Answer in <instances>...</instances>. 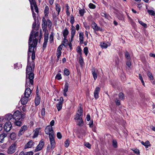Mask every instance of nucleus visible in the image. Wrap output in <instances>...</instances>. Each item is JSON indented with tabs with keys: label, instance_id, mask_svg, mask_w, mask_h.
<instances>
[{
	"label": "nucleus",
	"instance_id": "4d7b16f0",
	"mask_svg": "<svg viewBox=\"0 0 155 155\" xmlns=\"http://www.w3.org/2000/svg\"><path fill=\"white\" fill-rule=\"evenodd\" d=\"M48 34H45L44 41L48 42Z\"/></svg>",
	"mask_w": 155,
	"mask_h": 155
},
{
	"label": "nucleus",
	"instance_id": "5fc2aeb1",
	"mask_svg": "<svg viewBox=\"0 0 155 155\" xmlns=\"http://www.w3.org/2000/svg\"><path fill=\"white\" fill-rule=\"evenodd\" d=\"M79 61L80 64L81 65H82L84 62V61L83 59V58L81 56V55H80V56L79 57Z\"/></svg>",
	"mask_w": 155,
	"mask_h": 155
},
{
	"label": "nucleus",
	"instance_id": "412c9836",
	"mask_svg": "<svg viewBox=\"0 0 155 155\" xmlns=\"http://www.w3.org/2000/svg\"><path fill=\"white\" fill-rule=\"evenodd\" d=\"M141 143L146 148H148L149 146H150L151 145L149 141L148 140L146 141L145 142L142 141Z\"/></svg>",
	"mask_w": 155,
	"mask_h": 155
},
{
	"label": "nucleus",
	"instance_id": "c756f323",
	"mask_svg": "<svg viewBox=\"0 0 155 155\" xmlns=\"http://www.w3.org/2000/svg\"><path fill=\"white\" fill-rule=\"evenodd\" d=\"M119 99L121 100H124V95L122 92H120L118 94Z\"/></svg>",
	"mask_w": 155,
	"mask_h": 155
},
{
	"label": "nucleus",
	"instance_id": "0eeeda50",
	"mask_svg": "<svg viewBox=\"0 0 155 155\" xmlns=\"http://www.w3.org/2000/svg\"><path fill=\"white\" fill-rule=\"evenodd\" d=\"M45 132L47 134H48L49 136V134H52V136H54V131L52 127L49 125L46 127L45 130Z\"/></svg>",
	"mask_w": 155,
	"mask_h": 155
},
{
	"label": "nucleus",
	"instance_id": "8fccbe9b",
	"mask_svg": "<svg viewBox=\"0 0 155 155\" xmlns=\"http://www.w3.org/2000/svg\"><path fill=\"white\" fill-rule=\"evenodd\" d=\"M69 145V141L68 140H66L64 142V146L66 147H68Z\"/></svg>",
	"mask_w": 155,
	"mask_h": 155
},
{
	"label": "nucleus",
	"instance_id": "c03bdc74",
	"mask_svg": "<svg viewBox=\"0 0 155 155\" xmlns=\"http://www.w3.org/2000/svg\"><path fill=\"white\" fill-rule=\"evenodd\" d=\"M115 102L116 105L117 106H119L120 104V101L117 97L115 98Z\"/></svg>",
	"mask_w": 155,
	"mask_h": 155
},
{
	"label": "nucleus",
	"instance_id": "9b49d317",
	"mask_svg": "<svg viewBox=\"0 0 155 155\" xmlns=\"http://www.w3.org/2000/svg\"><path fill=\"white\" fill-rule=\"evenodd\" d=\"M74 119L77 122V125L79 126L83 125L84 122L81 117H75Z\"/></svg>",
	"mask_w": 155,
	"mask_h": 155
},
{
	"label": "nucleus",
	"instance_id": "5701e85b",
	"mask_svg": "<svg viewBox=\"0 0 155 155\" xmlns=\"http://www.w3.org/2000/svg\"><path fill=\"white\" fill-rule=\"evenodd\" d=\"M91 72L93 76L94 79V80H95L97 78V73L95 71V69L94 68H93L92 69Z\"/></svg>",
	"mask_w": 155,
	"mask_h": 155
},
{
	"label": "nucleus",
	"instance_id": "20e7f679",
	"mask_svg": "<svg viewBox=\"0 0 155 155\" xmlns=\"http://www.w3.org/2000/svg\"><path fill=\"white\" fill-rule=\"evenodd\" d=\"M15 119L14 122V124L17 126L20 127L23 124V121L25 117H11Z\"/></svg>",
	"mask_w": 155,
	"mask_h": 155
},
{
	"label": "nucleus",
	"instance_id": "f8f14e48",
	"mask_svg": "<svg viewBox=\"0 0 155 155\" xmlns=\"http://www.w3.org/2000/svg\"><path fill=\"white\" fill-rule=\"evenodd\" d=\"M27 126L26 125H24L22 126L18 132V136L20 137L22 135L25 131L27 130Z\"/></svg>",
	"mask_w": 155,
	"mask_h": 155
},
{
	"label": "nucleus",
	"instance_id": "4468645a",
	"mask_svg": "<svg viewBox=\"0 0 155 155\" xmlns=\"http://www.w3.org/2000/svg\"><path fill=\"white\" fill-rule=\"evenodd\" d=\"M100 90V88L97 87L95 89L94 92V96L96 99L99 98V94Z\"/></svg>",
	"mask_w": 155,
	"mask_h": 155
},
{
	"label": "nucleus",
	"instance_id": "13d9d810",
	"mask_svg": "<svg viewBox=\"0 0 155 155\" xmlns=\"http://www.w3.org/2000/svg\"><path fill=\"white\" fill-rule=\"evenodd\" d=\"M131 64V63L130 60H128V61H127L126 62V65L128 67L130 68V67Z\"/></svg>",
	"mask_w": 155,
	"mask_h": 155
},
{
	"label": "nucleus",
	"instance_id": "7c9ffc66",
	"mask_svg": "<svg viewBox=\"0 0 155 155\" xmlns=\"http://www.w3.org/2000/svg\"><path fill=\"white\" fill-rule=\"evenodd\" d=\"M55 8L56 11L58 12V14H59V13L60 12L61 10V6L59 5L58 4H56Z\"/></svg>",
	"mask_w": 155,
	"mask_h": 155
},
{
	"label": "nucleus",
	"instance_id": "6e6d98bb",
	"mask_svg": "<svg viewBox=\"0 0 155 155\" xmlns=\"http://www.w3.org/2000/svg\"><path fill=\"white\" fill-rule=\"evenodd\" d=\"M57 136L58 139H60L61 138L62 136L60 132L57 133Z\"/></svg>",
	"mask_w": 155,
	"mask_h": 155
},
{
	"label": "nucleus",
	"instance_id": "bf43d9fd",
	"mask_svg": "<svg viewBox=\"0 0 155 155\" xmlns=\"http://www.w3.org/2000/svg\"><path fill=\"white\" fill-rule=\"evenodd\" d=\"M53 35L52 34L50 35L49 38V40L50 43H51L53 41Z\"/></svg>",
	"mask_w": 155,
	"mask_h": 155
},
{
	"label": "nucleus",
	"instance_id": "de8ad7c7",
	"mask_svg": "<svg viewBox=\"0 0 155 155\" xmlns=\"http://www.w3.org/2000/svg\"><path fill=\"white\" fill-rule=\"evenodd\" d=\"M38 133H39V131L38 130H37L36 129L35 132V133H34V135L33 137V138H35L37 137L38 135Z\"/></svg>",
	"mask_w": 155,
	"mask_h": 155
},
{
	"label": "nucleus",
	"instance_id": "37998d69",
	"mask_svg": "<svg viewBox=\"0 0 155 155\" xmlns=\"http://www.w3.org/2000/svg\"><path fill=\"white\" fill-rule=\"evenodd\" d=\"M138 22L139 23L142 25L143 27H144L145 28H147V24L145 23H143L142 21H139Z\"/></svg>",
	"mask_w": 155,
	"mask_h": 155
},
{
	"label": "nucleus",
	"instance_id": "4be33fe9",
	"mask_svg": "<svg viewBox=\"0 0 155 155\" xmlns=\"http://www.w3.org/2000/svg\"><path fill=\"white\" fill-rule=\"evenodd\" d=\"M62 33L64 38H67V36L69 34V31L67 28H65L64 29Z\"/></svg>",
	"mask_w": 155,
	"mask_h": 155
},
{
	"label": "nucleus",
	"instance_id": "dca6fc26",
	"mask_svg": "<svg viewBox=\"0 0 155 155\" xmlns=\"http://www.w3.org/2000/svg\"><path fill=\"white\" fill-rule=\"evenodd\" d=\"M21 115V112L19 110H17L12 115L11 114H6L5 116H19Z\"/></svg>",
	"mask_w": 155,
	"mask_h": 155
},
{
	"label": "nucleus",
	"instance_id": "338daca9",
	"mask_svg": "<svg viewBox=\"0 0 155 155\" xmlns=\"http://www.w3.org/2000/svg\"><path fill=\"white\" fill-rule=\"evenodd\" d=\"M31 58L32 60H33L35 58V52H33L32 53Z\"/></svg>",
	"mask_w": 155,
	"mask_h": 155
},
{
	"label": "nucleus",
	"instance_id": "6e6552de",
	"mask_svg": "<svg viewBox=\"0 0 155 155\" xmlns=\"http://www.w3.org/2000/svg\"><path fill=\"white\" fill-rule=\"evenodd\" d=\"M12 124L11 123L8 121L5 124L4 129L6 132L9 131L12 129Z\"/></svg>",
	"mask_w": 155,
	"mask_h": 155
},
{
	"label": "nucleus",
	"instance_id": "cd10ccee",
	"mask_svg": "<svg viewBox=\"0 0 155 155\" xmlns=\"http://www.w3.org/2000/svg\"><path fill=\"white\" fill-rule=\"evenodd\" d=\"M40 99L38 97H36L35 99V104L36 106L38 105L40 103Z\"/></svg>",
	"mask_w": 155,
	"mask_h": 155
},
{
	"label": "nucleus",
	"instance_id": "423d86ee",
	"mask_svg": "<svg viewBox=\"0 0 155 155\" xmlns=\"http://www.w3.org/2000/svg\"><path fill=\"white\" fill-rule=\"evenodd\" d=\"M54 136L51 134H49V136L51 150L54 149L56 146V143Z\"/></svg>",
	"mask_w": 155,
	"mask_h": 155
},
{
	"label": "nucleus",
	"instance_id": "7ed1b4c3",
	"mask_svg": "<svg viewBox=\"0 0 155 155\" xmlns=\"http://www.w3.org/2000/svg\"><path fill=\"white\" fill-rule=\"evenodd\" d=\"M33 85H28L25 87V89L24 93V96L22 97L20 100L21 104L23 105L26 104L28 101V98L31 93V88L33 87Z\"/></svg>",
	"mask_w": 155,
	"mask_h": 155
},
{
	"label": "nucleus",
	"instance_id": "6ab92c4d",
	"mask_svg": "<svg viewBox=\"0 0 155 155\" xmlns=\"http://www.w3.org/2000/svg\"><path fill=\"white\" fill-rule=\"evenodd\" d=\"M48 20L46 21L45 18L43 17L42 19V28L44 30L46 28L47 25Z\"/></svg>",
	"mask_w": 155,
	"mask_h": 155
},
{
	"label": "nucleus",
	"instance_id": "79ce46f5",
	"mask_svg": "<svg viewBox=\"0 0 155 155\" xmlns=\"http://www.w3.org/2000/svg\"><path fill=\"white\" fill-rule=\"evenodd\" d=\"M131 150L134 152V153L137 155H139L140 153V152L139 149H132Z\"/></svg>",
	"mask_w": 155,
	"mask_h": 155
},
{
	"label": "nucleus",
	"instance_id": "39448f33",
	"mask_svg": "<svg viewBox=\"0 0 155 155\" xmlns=\"http://www.w3.org/2000/svg\"><path fill=\"white\" fill-rule=\"evenodd\" d=\"M17 148V144L15 142L12 144L8 148L7 153L8 154H12L14 153Z\"/></svg>",
	"mask_w": 155,
	"mask_h": 155
},
{
	"label": "nucleus",
	"instance_id": "f257e3e1",
	"mask_svg": "<svg viewBox=\"0 0 155 155\" xmlns=\"http://www.w3.org/2000/svg\"><path fill=\"white\" fill-rule=\"evenodd\" d=\"M34 69V63L32 61L29 62V57L28 58V64L26 68V81L25 87L28 85H33L34 74L33 73Z\"/></svg>",
	"mask_w": 155,
	"mask_h": 155
},
{
	"label": "nucleus",
	"instance_id": "72a5a7b5",
	"mask_svg": "<svg viewBox=\"0 0 155 155\" xmlns=\"http://www.w3.org/2000/svg\"><path fill=\"white\" fill-rule=\"evenodd\" d=\"M77 52L80 55H82V50L79 46H78L76 49Z\"/></svg>",
	"mask_w": 155,
	"mask_h": 155
},
{
	"label": "nucleus",
	"instance_id": "09e8293b",
	"mask_svg": "<svg viewBox=\"0 0 155 155\" xmlns=\"http://www.w3.org/2000/svg\"><path fill=\"white\" fill-rule=\"evenodd\" d=\"M89 7L91 9H94L96 8V6L94 4L90 3L89 5Z\"/></svg>",
	"mask_w": 155,
	"mask_h": 155
},
{
	"label": "nucleus",
	"instance_id": "aec40b11",
	"mask_svg": "<svg viewBox=\"0 0 155 155\" xmlns=\"http://www.w3.org/2000/svg\"><path fill=\"white\" fill-rule=\"evenodd\" d=\"M101 15L102 16L104 17L109 20L111 19L110 16L108 14H107L105 12H101Z\"/></svg>",
	"mask_w": 155,
	"mask_h": 155
},
{
	"label": "nucleus",
	"instance_id": "58836bf2",
	"mask_svg": "<svg viewBox=\"0 0 155 155\" xmlns=\"http://www.w3.org/2000/svg\"><path fill=\"white\" fill-rule=\"evenodd\" d=\"M64 74L67 76H68L70 74V72L69 70L67 68H65L64 69Z\"/></svg>",
	"mask_w": 155,
	"mask_h": 155
},
{
	"label": "nucleus",
	"instance_id": "e433bc0d",
	"mask_svg": "<svg viewBox=\"0 0 155 155\" xmlns=\"http://www.w3.org/2000/svg\"><path fill=\"white\" fill-rule=\"evenodd\" d=\"M69 86V84L68 82H66L64 85V88L63 90L64 91H68V87Z\"/></svg>",
	"mask_w": 155,
	"mask_h": 155
},
{
	"label": "nucleus",
	"instance_id": "2eb2a0df",
	"mask_svg": "<svg viewBox=\"0 0 155 155\" xmlns=\"http://www.w3.org/2000/svg\"><path fill=\"white\" fill-rule=\"evenodd\" d=\"M71 40H70V42L72 41L73 39L74 38L75 33V28L73 25H71Z\"/></svg>",
	"mask_w": 155,
	"mask_h": 155
},
{
	"label": "nucleus",
	"instance_id": "f3484780",
	"mask_svg": "<svg viewBox=\"0 0 155 155\" xmlns=\"http://www.w3.org/2000/svg\"><path fill=\"white\" fill-rule=\"evenodd\" d=\"M82 105L81 104L79 105V109H78L77 112L78 116H81L83 115V108L81 107Z\"/></svg>",
	"mask_w": 155,
	"mask_h": 155
},
{
	"label": "nucleus",
	"instance_id": "473e14b6",
	"mask_svg": "<svg viewBox=\"0 0 155 155\" xmlns=\"http://www.w3.org/2000/svg\"><path fill=\"white\" fill-rule=\"evenodd\" d=\"M125 57L127 60H130V57L129 53L127 51H126L125 52Z\"/></svg>",
	"mask_w": 155,
	"mask_h": 155
},
{
	"label": "nucleus",
	"instance_id": "2f4dec72",
	"mask_svg": "<svg viewBox=\"0 0 155 155\" xmlns=\"http://www.w3.org/2000/svg\"><path fill=\"white\" fill-rule=\"evenodd\" d=\"M112 145L115 148H116L117 147V142L115 139H114L113 140Z\"/></svg>",
	"mask_w": 155,
	"mask_h": 155
},
{
	"label": "nucleus",
	"instance_id": "9d476101",
	"mask_svg": "<svg viewBox=\"0 0 155 155\" xmlns=\"http://www.w3.org/2000/svg\"><path fill=\"white\" fill-rule=\"evenodd\" d=\"M91 27L95 31H103L102 29L100 27L98 26L97 24L94 21L91 23Z\"/></svg>",
	"mask_w": 155,
	"mask_h": 155
},
{
	"label": "nucleus",
	"instance_id": "1a4fd4ad",
	"mask_svg": "<svg viewBox=\"0 0 155 155\" xmlns=\"http://www.w3.org/2000/svg\"><path fill=\"white\" fill-rule=\"evenodd\" d=\"M45 145V142L42 140L39 142V143L35 150V152H36L41 150Z\"/></svg>",
	"mask_w": 155,
	"mask_h": 155
},
{
	"label": "nucleus",
	"instance_id": "b1692460",
	"mask_svg": "<svg viewBox=\"0 0 155 155\" xmlns=\"http://www.w3.org/2000/svg\"><path fill=\"white\" fill-rule=\"evenodd\" d=\"M7 136V134H6L3 133L0 134V142H3L4 138Z\"/></svg>",
	"mask_w": 155,
	"mask_h": 155
},
{
	"label": "nucleus",
	"instance_id": "69168bd1",
	"mask_svg": "<svg viewBox=\"0 0 155 155\" xmlns=\"http://www.w3.org/2000/svg\"><path fill=\"white\" fill-rule=\"evenodd\" d=\"M33 152L31 151L26 152V153L25 154V155H33Z\"/></svg>",
	"mask_w": 155,
	"mask_h": 155
},
{
	"label": "nucleus",
	"instance_id": "f704fd0d",
	"mask_svg": "<svg viewBox=\"0 0 155 155\" xmlns=\"http://www.w3.org/2000/svg\"><path fill=\"white\" fill-rule=\"evenodd\" d=\"M147 76L150 78V80H153V77L152 75V73L150 71H148L147 72Z\"/></svg>",
	"mask_w": 155,
	"mask_h": 155
},
{
	"label": "nucleus",
	"instance_id": "e2e57ef3",
	"mask_svg": "<svg viewBox=\"0 0 155 155\" xmlns=\"http://www.w3.org/2000/svg\"><path fill=\"white\" fill-rule=\"evenodd\" d=\"M89 125L90 127L92 128L93 127V120H91L89 122Z\"/></svg>",
	"mask_w": 155,
	"mask_h": 155
},
{
	"label": "nucleus",
	"instance_id": "603ef678",
	"mask_svg": "<svg viewBox=\"0 0 155 155\" xmlns=\"http://www.w3.org/2000/svg\"><path fill=\"white\" fill-rule=\"evenodd\" d=\"M85 12L84 9H82L79 10V14L81 16H82L84 15V14Z\"/></svg>",
	"mask_w": 155,
	"mask_h": 155
},
{
	"label": "nucleus",
	"instance_id": "bb28decb",
	"mask_svg": "<svg viewBox=\"0 0 155 155\" xmlns=\"http://www.w3.org/2000/svg\"><path fill=\"white\" fill-rule=\"evenodd\" d=\"M79 37L80 42L81 43H83L84 41V37L83 34L81 33H80L79 34Z\"/></svg>",
	"mask_w": 155,
	"mask_h": 155
},
{
	"label": "nucleus",
	"instance_id": "a878e982",
	"mask_svg": "<svg viewBox=\"0 0 155 155\" xmlns=\"http://www.w3.org/2000/svg\"><path fill=\"white\" fill-rule=\"evenodd\" d=\"M100 46L102 49L106 48L108 46L107 44L104 42L100 43Z\"/></svg>",
	"mask_w": 155,
	"mask_h": 155
},
{
	"label": "nucleus",
	"instance_id": "ddd939ff",
	"mask_svg": "<svg viewBox=\"0 0 155 155\" xmlns=\"http://www.w3.org/2000/svg\"><path fill=\"white\" fill-rule=\"evenodd\" d=\"M64 99L62 97H61L60 98V101L58 104H57V107L58 111H60L62 108V105Z\"/></svg>",
	"mask_w": 155,
	"mask_h": 155
},
{
	"label": "nucleus",
	"instance_id": "393cba45",
	"mask_svg": "<svg viewBox=\"0 0 155 155\" xmlns=\"http://www.w3.org/2000/svg\"><path fill=\"white\" fill-rule=\"evenodd\" d=\"M10 137L12 140H14L16 139V134L14 132H12L10 135Z\"/></svg>",
	"mask_w": 155,
	"mask_h": 155
},
{
	"label": "nucleus",
	"instance_id": "c85d7f7f",
	"mask_svg": "<svg viewBox=\"0 0 155 155\" xmlns=\"http://www.w3.org/2000/svg\"><path fill=\"white\" fill-rule=\"evenodd\" d=\"M49 8L48 6H46L44 11V14L45 16H48L49 13Z\"/></svg>",
	"mask_w": 155,
	"mask_h": 155
},
{
	"label": "nucleus",
	"instance_id": "a18cd8bd",
	"mask_svg": "<svg viewBox=\"0 0 155 155\" xmlns=\"http://www.w3.org/2000/svg\"><path fill=\"white\" fill-rule=\"evenodd\" d=\"M65 6L66 7V14L67 15H69L70 14V13L69 12V7L68 4H65Z\"/></svg>",
	"mask_w": 155,
	"mask_h": 155
},
{
	"label": "nucleus",
	"instance_id": "ea45409f",
	"mask_svg": "<svg viewBox=\"0 0 155 155\" xmlns=\"http://www.w3.org/2000/svg\"><path fill=\"white\" fill-rule=\"evenodd\" d=\"M33 6H34V7L35 8V12L37 13H38V8L35 3V2H34V3H33Z\"/></svg>",
	"mask_w": 155,
	"mask_h": 155
},
{
	"label": "nucleus",
	"instance_id": "0e129e2a",
	"mask_svg": "<svg viewBox=\"0 0 155 155\" xmlns=\"http://www.w3.org/2000/svg\"><path fill=\"white\" fill-rule=\"evenodd\" d=\"M85 146L89 149H91V145L88 142L86 143L85 144Z\"/></svg>",
	"mask_w": 155,
	"mask_h": 155
},
{
	"label": "nucleus",
	"instance_id": "a211bd4d",
	"mask_svg": "<svg viewBox=\"0 0 155 155\" xmlns=\"http://www.w3.org/2000/svg\"><path fill=\"white\" fill-rule=\"evenodd\" d=\"M34 143L32 140H31L29 141L25 145V149L31 148L34 145Z\"/></svg>",
	"mask_w": 155,
	"mask_h": 155
},
{
	"label": "nucleus",
	"instance_id": "864d4df0",
	"mask_svg": "<svg viewBox=\"0 0 155 155\" xmlns=\"http://www.w3.org/2000/svg\"><path fill=\"white\" fill-rule=\"evenodd\" d=\"M84 52L86 55L87 56L88 52V48L87 47H85L84 48Z\"/></svg>",
	"mask_w": 155,
	"mask_h": 155
},
{
	"label": "nucleus",
	"instance_id": "4c0bfd02",
	"mask_svg": "<svg viewBox=\"0 0 155 155\" xmlns=\"http://www.w3.org/2000/svg\"><path fill=\"white\" fill-rule=\"evenodd\" d=\"M55 79H57L58 80H59L61 79L62 77L61 74L60 73H58L56 76Z\"/></svg>",
	"mask_w": 155,
	"mask_h": 155
},
{
	"label": "nucleus",
	"instance_id": "a19ab883",
	"mask_svg": "<svg viewBox=\"0 0 155 155\" xmlns=\"http://www.w3.org/2000/svg\"><path fill=\"white\" fill-rule=\"evenodd\" d=\"M47 25L49 28H51L52 27V24L51 21L49 19H48Z\"/></svg>",
	"mask_w": 155,
	"mask_h": 155
},
{
	"label": "nucleus",
	"instance_id": "f03ea898",
	"mask_svg": "<svg viewBox=\"0 0 155 155\" xmlns=\"http://www.w3.org/2000/svg\"><path fill=\"white\" fill-rule=\"evenodd\" d=\"M39 35L38 31L35 32L34 30H32L30 34V37L28 41V52L32 53L34 51V48H35L37 45L38 39L36 38ZM28 57H29V59L30 56L29 57V53L28 52Z\"/></svg>",
	"mask_w": 155,
	"mask_h": 155
},
{
	"label": "nucleus",
	"instance_id": "3c124183",
	"mask_svg": "<svg viewBox=\"0 0 155 155\" xmlns=\"http://www.w3.org/2000/svg\"><path fill=\"white\" fill-rule=\"evenodd\" d=\"M74 21V17L72 15L71 16L70 20V22L71 24L73 25Z\"/></svg>",
	"mask_w": 155,
	"mask_h": 155
},
{
	"label": "nucleus",
	"instance_id": "49530a36",
	"mask_svg": "<svg viewBox=\"0 0 155 155\" xmlns=\"http://www.w3.org/2000/svg\"><path fill=\"white\" fill-rule=\"evenodd\" d=\"M139 79L141 81V83L144 86V81H143V78L142 77V76L141 74H139Z\"/></svg>",
	"mask_w": 155,
	"mask_h": 155
},
{
	"label": "nucleus",
	"instance_id": "c9c22d12",
	"mask_svg": "<svg viewBox=\"0 0 155 155\" xmlns=\"http://www.w3.org/2000/svg\"><path fill=\"white\" fill-rule=\"evenodd\" d=\"M147 12L149 15L152 16H154L155 15V12L152 10H149L147 11Z\"/></svg>",
	"mask_w": 155,
	"mask_h": 155
},
{
	"label": "nucleus",
	"instance_id": "774afa93",
	"mask_svg": "<svg viewBox=\"0 0 155 155\" xmlns=\"http://www.w3.org/2000/svg\"><path fill=\"white\" fill-rule=\"evenodd\" d=\"M63 46L66 47L67 46V44H66V45L65 44H63V43H61V44L58 47L62 48L63 47Z\"/></svg>",
	"mask_w": 155,
	"mask_h": 155
},
{
	"label": "nucleus",
	"instance_id": "680f3d73",
	"mask_svg": "<svg viewBox=\"0 0 155 155\" xmlns=\"http://www.w3.org/2000/svg\"><path fill=\"white\" fill-rule=\"evenodd\" d=\"M67 38H64L63 39V41H62V43H63V44H65L66 45V44H67V43H66V42H68V40L66 39Z\"/></svg>",
	"mask_w": 155,
	"mask_h": 155
},
{
	"label": "nucleus",
	"instance_id": "052dcab7",
	"mask_svg": "<svg viewBox=\"0 0 155 155\" xmlns=\"http://www.w3.org/2000/svg\"><path fill=\"white\" fill-rule=\"evenodd\" d=\"M41 114L42 116H44L45 114V108H43L41 111Z\"/></svg>",
	"mask_w": 155,
	"mask_h": 155
}]
</instances>
